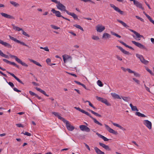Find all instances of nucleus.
<instances>
[{"label":"nucleus","mask_w":154,"mask_h":154,"mask_svg":"<svg viewBox=\"0 0 154 154\" xmlns=\"http://www.w3.org/2000/svg\"><path fill=\"white\" fill-rule=\"evenodd\" d=\"M110 7L112 8L117 12L123 15L124 14V12L121 11L118 7L114 5L113 4H110Z\"/></svg>","instance_id":"obj_9"},{"label":"nucleus","mask_w":154,"mask_h":154,"mask_svg":"<svg viewBox=\"0 0 154 154\" xmlns=\"http://www.w3.org/2000/svg\"><path fill=\"white\" fill-rule=\"evenodd\" d=\"M83 1L84 2H91V3H92L93 4H95L94 2H93V1H92L91 0H83Z\"/></svg>","instance_id":"obj_54"},{"label":"nucleus","mask_w":154,"mask_h":154,"mask_svg":"<svg viewBox=\"0 0 154 154\" xmlns=\"http://www.w3.org/2000/svg\"><path fill=\"white\" fill-rule=\"evenodd\" d=\"M96 134L99 137L103 139L104 141H109V139H108L106 138L100 134L97 133Z\"/></svg>","instance_id":"obj_22"},{"label":"nucleus","mask_w":154,"mask_h":154,"mask_svg":"<svg viewBox=\"0 0 154 154\" xmlns=\"http://www.w3.org/2000/svg\"><path fill=\"white\" fill-rule=\"evenodd\" d=\"M86 126L84 125H82L79 126V128L82 131H85V128H86Z\"/></svg>","instance_id":"obj_37"},{"label":"nucleus","mask_w":154,"mask_h":154,"mask_svg":"<svg viewBox=\"0 0 154 154\" xmlns=\"http://www.w3.org/2000/svg\"><path fill=\"white\" fill-rule=\"evenodd\" d=\"M50 26L52 28L55 29H57L60 28V27L53 25H51Z\"/></svg>","instance_id":"obj_41"},{"label":"nucleus","mask_w":154,"mask_h":154,"mask_svg":"<svg viewBox=\"0 0 154 154\" xmlns=\"http://www.w3.org/2000/svg\"><path fill=\"white\" fill-rule=\"evenodd\" d=\"M92 38L94 40H98L99 39V38L97 36L93 35L92 37Z\"/></svg>","instance_id":"obj_44"},{"label":"nucleus","mask_w":154,"mask_h":154,"mask_svg":"<svg viewBox=\"0 0 154 154\" xmlns=\"http://www.w3.org/2000/svg\"><path fill=\"white\" fill-rule=\"evenodd\" d=\"M65 123H66V127L69 131H71L74 129V127L73 126L71 125L68 121H66Z\"/></svg>","instance_id":"obj_12"},{"label":"nucleus","mask_w":154,"mask_h":154,"mask_svg":"<svg viewBox=\"0 0 154 154\" xmlns=\"http://www.w3.org/2000/svg\"><path fill=\"white\" fill-rule=\"evenodd\" d=\"M90 131V128L86 126V128H85V131L87 132H89Z\"/></svg>","instance_id":"obj_61"},{"label":"nucleus","mask_w":154,"mask_h":154,"mask_svg":"<svg viewBox=\"0 0 154 154\" xmlns=\"http://www.w3.org/2000/svg\"><path fill=\"white\" fill-rule=\"evenodd\" d=\"M146 70L149 72L151 75H154L153 73L152 72L149 68H147L146 69Z\"/></svg>","instance_id":"obj_48"},{"label":"nucleus","mask_w":154,"mask_h":154,"mask_svg":"<svg viewBox=\"0 0 154 154\" xmlns=\"http://www.w3.org/2000/svg\"><path fill=\"white\" fill-rule=\"evenodd\" d=\"M131 2L133 1L134 4L137 7L143 10H144V8L142 6V5L141 3L136 0H129Z\"/></svg>","instance_id":"obj_5"},{"label":"nucleus","mask_w":154,"mask_h":154,"mask_svg":"<svg viewBox=\"0 0 154 154\" xmlns=\"http://www.w3.org/2000/svg\"><path fill=\"white\" fill-rule=\"evenodd\" d=\"M17 62L18 63H19L20 64H21L22 66L27 67L28 66V65L27 64H26L25 63L23 62L20 59H19L18 61Z\"/></svg>","instance_id":"obj_29"},{"label":"nucleus","mask_w":154,"mask_h":154,"mask_svg":"<svg viewBox=\"0 0 154 154\" xmlns=\"http://www.w3.org/2000/svg\"><path fill=\"white\" fill-rule=\"evenodd\" d=\"M6 82L8 83V84L11 87V88H13L14 85V84L11 82H8L6 81Z\"/></svg>","instance_id":"obj_49"},{"label":"nucleus","mask_w":154,"mask_h":154,"mask_svg":"<svg viewBox=\"0 0 154 154\" xmlns=\"http://www.w3.org/2000/svg\"><path fill=\"white\" fill-rule=\"evenodd\" d=\"M105 29V27L103 26H100L99 25H97L96 26V29L98 32H101Z\"/></svg>","instance_id":"obj_13"},{"label":"nucleus","mask_w":154,"mask_h":154,"mask_svg":"<svg viewBox=\"0 0 154 154\" xmlns=\"http://www.w3.org/2000/svg\"><path fill=\"white\" fill-rule=\"evenodd\" d=\"M111 37V35L108 33L105 32L103 34L102 36V38L105 39L106 38H109Z\"/></svg>","instance_id":"obj_25"},{"label":"nucleus","mask_w":154,"mask_h":154,"mask_svg":"<svg viewBox=\"0 0 154 154\" xmlns=\"http://www.w3.org/2000/svg\"><path fill=\"white\" fill-rule=\"evenodd\" d=\"M128 29L132 32L134 33L136 36V37H135L134 35L133 36V37L135 39H137L138 40H140V38L141 37L143 38V35H140V34L134 30L131 29Z\"/></svg>","instance_id":"obj_2"},{"label":"nucleus","mask_w":154,"mask_h":154,"mask_svg":"<svg viewBox=\"0 0 154 154\" xmlns=\"http://www.w3.org/2000/svg\"><path fill=\"white\" fill-rule=\"evenodd\" d=\"M112 96L115 99H120L121 98L119 96L115 93H111Z\"/></svg>","instance_id":"obj_26"},{"label":"nucleus","mask_w":154,"mask_h":154,"mask_svg":"<svg viewBox=\"0 0 154 154\" xmlns=\"http://www.w3.org/2000/svg\"><path fill=\"white\" fill-rule=\"evenodd\" d=\"M57 117L58 118L62 120L63 122L64 123L67 120H66L65 119H64L61 116L59 115Z\"/></svg>","instance_id":"obj_36"},{"label":"nucleus","mask_w":154,"mask_h":154,"mask_svg":"<svg viewBox=\"0 0 154 154\" xmlns=\"http://www.w3.org/2000/svg\"><path fill=\"white\" fill-rule=\"evenodd\" d=\"M123 100L125 101L128 102L130 100V98L129 97H122Z\"/></svg>","instance_id":"obj_32"},{"label":"nucleus","mask_w":154,"mask_h":154,"mask_svg":"<svg viewBox=\"0 0 154 154\" xmlns=\"http://www.w3.org/2000/svg\"><path fill=\"white\" fill-rule=\"evenodd\" d=\"M40 48L41 49H44L45 51H49V50L48 48V47H46L45 48H43V47H40Z\"/></svg>","instance_id":"obj_46"},{"label":"nucleus","mask_w":154,"mask_h":154,"mask_svg":"<svg viewBox=\"0 0 154 154\" xmlns=\"http://www.w3.org/2000/svg\"><path fill=\"white\" fill-rule=\"evenodd\" d=\"M35 89L37 91H39L41 93H42V94H44L47 97L49 96V95H47L46 94V93L45 91L42 90L40 88H38V87H36Z\"/></svg>","instance_id":"obj_23"},{"label":"nucleus","mask_w":154,"mask_h":154,"mask_svg":"<svg viewBox=\"0 0 154 154\" xmlns=\"http://www.w3.org/2000/svg\"><path fill=\"white\" fill-rule=\"evenodd\" d=\"M133 73L134 74V75L136 77H139L140 76V75L138 73L136 72H134V73Z\"/></svg>","instance_id":"obj_62"},{"label":"nucleus","mask_w":154,"mask_h":154,"mask_svg":"<svg viewBox=\"0 0 154 154\" xmlns=\"http://www.w3.org/2000/svg\"><path fill=\"white\" fill-rule=\"evenodd\" d=\"M0 14L2 15V16L4 17L5 18L10 19H15L14 17L7 14L2 12L0 13Z\"/></svg>","instance_id":"obj_15"},{"label":"nucleus","mask_w":154,"mask_h":154,"mask_svg":"<svg viewBox=\"0 0 154 154\" xmlns=\"http://www.w3.org/2000/svg\"><path fill=\"white\" fill-rule=\"evenodd\" d=\"M22 34L27 37H30L29 35L27 34L26 32H25L23 30L22 31Z\"/></svg>","instance_id":"obj_45"},{"label":"nucleus","mask_w":154,"mask_h":154,"mask_svg":"<svg viewBox=\"0 0 154 154\" xmlns=\"http://www.w3.org/2000/svg\"><path fill=\"white\" fill-rule=\"evenodd\" d=\"M116 47L119 48L123 53L127 55H131V54L128 51L124 50L122 47L119 46H116Z\"/></svg>","instance_id":"obj_17"},{"label":"nucleus","mask_w":154,"mask_h":154,"mask_svg":"<svg viewBox=\"0 0 154 154\" xmlns=\"http://www.w3.org/2000/svg\"><path fill=\"white\" fill-rule=\"evenodd\" d=\"M136 56L140 60V61L143 64H147L148 63V61L145 60L142 55L137 54H136Z\"/></svg>","instance_id":"obj_6"},{"label":"nucleus","mask_w":154,"mask_h":154,"mask_svg":"<svg viewBox=\"0 0 154 154\" xmlns=\"http://www.w3.org/2000/svg\"><path fill=\"white\" fill-rule=\"evenodd\" d=\"M29 60L30 62H32L34 63L37 66H42L38 62H36V61H35L32 59H29Z\"/></svg>","instance_id":"obj_28"},{"label":"nucleus","mask_w":154,"mask_h":154,"mask_svg":"<svg viewBox=\"0 0 154 154\" xmlns=\"http://www.w3.org/2000/svg\"><path fill=\"white\" fill-rule=\"evenodd\" d=\"M127 71L129 72V73H134V71H133L132 70H131L129 68H127Z\"/></svg>","instance_id":"obj_57"},{"label":"nucleus","mask_w":154,"mask_h":154,"mask_svg":"<svg viewBox=\"0 0 154 154\" xmlns=\"http://www.w3.org/2000/svg\"><path fill=\"white\" fill-rule=\"evenodd\" d=\"M94 149L95 152L97 154H104L105 153L104 152L102 151L97 147L95 146L94 147Z\"/></svg>","instance_id":"obj_21"},{"label":"nucleus","mask_w":154,"mask_h":154,"mask_svg":"<svg viewBox=\"0 0 154 154\" xmlns=\"http://www.w3.org/2000/svg\"><path fill=\"white\" fill-rule=\"evenodd\" d=\"M93 114L94 115L96 116L99 117H102L100 115L98 114L97 112H94Z\"/></svg>","instance_id":"obj_51"},{"label":"nucleus","mask_w":154,"mask_h":154,"mask_svg":"<svg viewBox=\"0 0 154 154\" xmlns=\"http://www.w3.org/2000/svg\"><path fill=\"white\" fill-rule=\"evenodd\" d=\"M10 3L12 5L15 7H18L19 6V5L16 3V2H15L14 1H10Z\"/></svg>","instance_id":"obj_31"},{"label":"nucleus","mask_w":154,"mask_h":154,"mask_svg":"<svg viewBox=\"0 0 154 154\" xmlns=\"http://www.w3.org/2000/svg\"><path fill=\"white\" fill-rule=\"evenodd\" d=\"M93 114L94 115L96 116L99 117H102L100 115L98 114L97 112H94Z\"/></svg>","instance_id":"obj_52"},{"label":"nucleus","mask_w":154,"mask_h":154,"mask_svg":"<svg viewBox=\"0 0 154 154\" xmlns=\"http://www.w3.org/2000/svg\"><path fill=\"white\" fill-rule=\"evenodd\" d=\"M66 13L68 14L72 17L75 20H79L77 15L74 13L70 12L68 11H66Z\"/></svg>","instance_id":"obj_20"},{"label":"nucleus","mask_w":154,"mask_h":154,"mask_svg":"<svg viewBox=\"0 0 154 154\" xmlns=\"http://www.w3.org/2000/svg\"><path fill=\"white\" fill-rule=\"evenodd\" d=\"M6 72L8 74H10L19 83H21V84H24V83H23V82L21 80H20L18 78L16 77L13 73H11L8 71H7Z\"/></svg>","instance_id":"obj_16"},{"label":"nucleus","mask_w":154,"mask_h":154,"mask_svg":"<svg viewBox=\"0 0 154 154\" xmlns=\"http://www.w3.org/2000/svg\"><path fill=\"white\" fill-rule=\"evenodd\" d=\"M74 108L77 109V110L79 111L82 112V113L85 114L87 116H89L91 119H92L94 121V122L96 123L98 125H99L100 126H102V124L99 122L95 118H93L92 117L91 115L88 112L85 111L84 110L80 108L79 107H75Z\"/></svg>","instance_id":"obj_1"},{"label":"nucleus","mask_w":154,"mask_h":154,"mask_svg":"<svg viewBox=\"0 0 154 154\" xmlns=\"http://www.w3.org/2000/svg\"><path fill=\"white\" fill-rule=\"evenodd\" d=\"M56 6L58 9L61 11H65L66 12V11H68L66 10V7L62 4L60 2H59Z\"/></svg>","instance_id":"obj_8"},{"label":"nucleus","mask_w":154,"mask_h":154,"mask_svg":"<svg viewBox=\"0 0 154 154\" xmlns=\"http://www.w3.org/2000/svg\"><path fill=\"white\" fill-rule=\"evenodd\" d=\"M97 84L100 87H102L103 85L102 82L100 80H98L97 81Z\"/></svg>","instance_id":"obj_42"},{"label":"nucleus","mask_w":154,"mask_h":154,"mask_svg":"<svg viewBox=\"0 0 154 154\" xmlns=\"http://www.w3.org/2000/svg\"><path fill=\"white\" fill-rule=\"evenodd\" d=\"M51 11L55 14L56 16L58 17H62L63 16L60 14V12L59 11H56L54 9L51 10Z\"/></svg>","instance_id":"obj_19"},{"label":"nucleus","mask_w":154,"mask_h":154,"mask_svg":"<svg viewBox=\"0 0 154 154\" xmlns=\"http://www.w3.org/2000/svg\"><path fill=\"white\" fill-rule=\"evenodd\" d=\"M16 125L18 127H23V126L21 124H16Z\"/></svg>","instance_id":"obj_64"},{"label":"nucleus","mask_w":154,"mask_h":154,"mask_svg":"<svg viewBox=\"0 0 154 154\" xmlns=\"http://www.w3.org/2000/svg\"><path fill=\"white\" fill-rule=\"evenodd\" d=\"M133 80L135 81L137 84H140V81L136 79L135 78H133Z\"/></svg>","instance_id":"obj_47"},{"label":"nucleus","mask_w":154,"mask_h":154,"mask_svg":"<svg viewBox=\"0 0 154 154\" xmlns=\"http://www.w3.org/2000/svg\"><path fill=\"white\" fill-rule=\"evenodd\" d=\"M9 36L11 39L17 43H20V44L22 45H23L26 46L29 48H30V47H29L28 45H26L24 42H21L20 41L17 39L16 38H15L14 37H12L10 35H9Z\"/></svg>","instance_id":"obj_3"},{"label":"nucleus","mask_w":154,"mask_h":154,"mask_svg":"<svg viewBox=\"0 0 154 154\" xmlns=\"http://www.w3.org/2000/svg\"><path fill=\"white\" fill-rule=\"evenodd\" d=\"M12 25L13 26V29L14 30H16V31H22L23 30V29L22 28H20L18 26H16L13 24H12Z\"/></svg>","instance_id":"obj_24"},{"label":"nucleus","mask_w":154,"mask_h":154,"mask_svg":"<svg viewBox=\"0 0 154 154\" xmlns=\"http://www.w3.org/2000/svg\"><path fill=\"white\" fill-rule=\"evenodd\" d=\"M87 102H88L89 103V105L91 106V107H92V108H93L94 109H96V108H95V107H94L93 105V104L89 101H84V102L85 103H86Z\"/></svg>","instance_id":"obj_40"},{"label":"nucleus","mask_w":154,"mask_h":154,"mask_svg":"<svg viewBox=\"0 0 154 154\" xmlns=\"http://www.w3.org/2000/svg\"><path fill=\"white\" fill-rule=\"evenodd\" d=\"M132 111H136L138 112V110L137 109L136 106H134L133 107L131 108Z\"/></svg>","instance_id":"obj_43"},{"label":"nucleus","mask_w":154,"mask_h":154,"mask_svg":"<svg viewBox=\"0 0 154 154\" xmlns=\"http://www.w3.org/2000/svg\"><path fill=\"white\" fill-rule=\"evenodd\" d=\"M116 57L120 61L122 60V59L119 56L116 55Z\"/></svg>","instance_id":"obj_58"},{"label":"nucleus","mask_w":154,"mask_h":154,"mask_svg":"<svg viewBox=\"0 0 154 154\" xmlns=\"http://www.w3.org/2000/svg\"><path fill=\"white\" fill-rule=\"evenodd\" d=\"M29 93L32 96H35L36 95V94H35V93H34L33 92H32L31 91H29Z\"/></svg>","instance_id":"obj_56"},{"label":"nucleus","mask_w":154,"mask_h":154,"mask_svg":"<svg viewBox=\"0 0 154 154\" xmlns=\"http://www.w3.org/2000/svg\"><path fill=\"white\" fill-rule=\"evenodd\" d=\"M51 60L49 58H48L46 60V63L49 65L51 63H51Z\"/></svg>","instance_id":"obj_55"},{"label":"nucleus","mask_w":154,"mask_h":154,"mask_svg":"<svg viewBox=\"0 0 154 154\" xmlns=\"http://www.w3.org/2000/svg\"><path fill=\"white\" fill-rule=\"evenodd\" d=\"M0 55L2 57H5L6 58H8L9 57L7 55H6L5 54H4L2 51L0 50Z\"/></svg>","instance_id":"obj_30"},{"label":"nucleus","mask_w":154,"mask_h":154,"mask_svg":"<svg viewBox=\"0 0 154 154\" xmlns=\"http://www.w3.org/2000/svg\"><path fill=\"white\" fill-rule=\"evenodd\" d=\"M135 17L137 19L140 20L142 22H144L143 19V18H141L137 16H135Z\"/></svg>","instance_id":"obj_50"},{"label":"nucleus","mask_w":154,"mask_h":154,"mask_svg":"<svg viewBox=\"0 0 154 154\" xmlns=\"http://www.w3.org/2000/svg\"><path fill=\"white\" fill-rule=\"evenodd\" d=\"M143 124L149 129L152 128L151 122L148 120H144L143 121Z\"/></svg>","instance_id":"obj_11"},{"label":"nucleus","mask_w":154,"mask_h":154,"mask_svg":"<svg viewBox=\"0 0 154 154\" xmlns=\"http://www.w3.org/2000/svg\"><path fill=\"white\" fill-rule=\"evenodd\" d=\"M112 123L114 126L117 127L121 129H123V127H122L121 126H120V125L117 124L113 123L112 122Z\"/></svg>","instance_id":"obj_33"},{"label":"nucleus","mask_w":154,"mask_h":154,"mask_svg":"<svg viewBox=\"0 0 154 154\" xmlns=\"http://www.w3.org/2000/svg\"><path fill=\"white\" fill-rule=\"evenodd\" d=\"M117 21L118 22H119V23H121L124 27H125L126 28H127L129 27L127 25V24L123 22V21H122L121 20H119V19H117Z\"/></svg>","instance_id":"obj_27"},{"label":"nucleus","mask_w":154,"mask_h":154,"mask_svg":"<svg viewBox=\"0 0 154 154\" xmlns=\"http://www.w3.org/2000/svg\"><path fill=\"white\" fill-rule=\"evenodd\" d=\"M73 26L75 27L76 28L79 29L82 31H84L83 28L79 25L75 24Z\"/></svg>","instance_id":"obj_35"},{"label":"nucleus","mask_w":154,"mask_h":154,"mask_svg":"<svg viewBox=\"0 0 154 154\" xmlns=\"http://www.w3.org/2000/svg\"><path fill=\"white\" fill-rule=\"evenodd\" d=\"M23 134L24 135H27V136H30L31 135V134L30 133H29L28 132H26L24 133H23Z\"/></svg>","instance_id":"obj_53"},{"label":"nucleus","mask_w":154,"mask_h":154,"mask_svg":"<svg viewBox=\"0 0 154 154\" xmlns=\"http://www.w3.org/2000/svg\"><path fill=\"white\" fill-rule=\"evenodd\" d=\"M132 43L135 45L136 46H137L139 48L146 50V51H147V49L143 45L141 44L140 43L137 42L135 41H131Z\"/></svg>","instance_id":"obj_7"},{"label":"nucleus","mask_w":154,"mask_h":154,"mask_svg":"<svg viewBox=\"0 0 154 154\" xmlns=\"http://www.w3.org/2000/svg\"><path fill=\"white\" fill-rule=\"evenodd\" d=\"M9 64L11 65H13L15 66V67H17L18 68H19V66L18 65H17L16 63H15L14 62L10 61Z\"/></svg>","instance_id":"obj_39"},{"label":"nucleus","mask_w":154,"mask_h":154,"mask_svg":"<svg viewBox=\"0 0 154 154\" xmlns=\"http://www.w3.org/2000/svg\"><path fill=\"white\" fill-rule=\"evenodd\" d=\"M111 33L112 35H115L117 37L119 38H120L121 37V36H120V35H119L118 34H117V33H115L111 31Z\"/></svg>","instance_id":"obj_38"},{"label":"nucleus","mask_w":154,"mask_h":154,"mask_svg":"<svg viewBox=\"0 0 154 154\" xmlns=\"http://www.w3.org/2000/svg\"><path fill=\"white\" fill-rule=\"evenodd\" d=\"M10 57L11 58H14L15 60L17 62L20 59L18 58L17 56L9 54Z\"/></svg>","instance_id":"obj_34"},{"label":"nucleus","mask_w":154,"mask_h":154,"mask_svg":"<svg viewBox=\"0 0 154 154\" xmlns=\"http://www.w3.org/2000/svg\"><path fill=\"white\" fill-rule=\"evenodd\" d=\"M119 41V42L120 43L122 44L123 45H124L125 47H126L127 45L126 43H124V42L122 41Z\"/></svg>","instance_id":"obj_59"},{"label":"nucleus","mask_w":154,"mask_h":154,"mask_svg":"<svg viewBox=\"0 0 154 154\" xmlns=\"http://www.w3.org/2000/svg\"><path fill=\"white\" fill-rule=\"evenodd\" d=\"M96 98L99 101H100L102 102L105 103V104L107 105V106H110L111 104L109 103L106 99L103 98H102L101 97H98L97 96H96Z\"/></svg>","instance_id":"obj_4"},{"label":"nucleus","mask_w":154,"mask_h":154,"mask_svg":"<svg viewBox=\"0 0 154 154\" xmlns=\"http://www.w3.org/2000/svg\"><path fill=\"white\" fill-rule=\"evenodd\" d=\"M0 44L4 45V46L8 48H11L12 46L9 43L4 42L2 40L0 39Z\"/></svg>","instance_id":"obj_14"},{"label":"nucleus","mask_w":154,"mask_h":154,"mask_svg":"<svg viewBox=\"0 0 154 154\" xmlns=\"http://www.w3.org/2000/svg\"><path fill=\"white\" fill-rule=\"evenodd\" d=\"M148 19L154 25V20H152L150 17Z\"/></svg>","instance_id":"obj_63"},{"label":"nucleus","mask_w":154,"mask_h":154,"mask_svg":"<svg viewBox=\"0 0 154 154\" xmlns=\"http://www.w3.org/2000/svg\"><path fill=\"white\" fill-rule=\"evenodd\" d=\"M104 125L106 128L109 132L115 135H117L118 134V132L117 131H116L113 129L111 128L107 125L106 124H105Z\"/></svg>","instance_id":"obj_10"},{"label":"nucleus","mask_w":154,"mask_h":154,"mask_svg":"<svg viewBox=\"0 0 154 154\" xmlns=\"http://www.w3.org/2000/svg\"><path fill=\"white\" fill-rule=\"evenodd\" d=\"M99 144L103 148H104L105 149L108 151H111V149L109 148V146L107 145H105V144L103 143H99Z\"/></svg>","instance_id":"obj_18"},{"label":"nucleus","mask_w":154,"mask_h":154,"mask_svg":"<svg viewBox=\"0 0 154 154\" xmlns=\"http://www.w3.org/2000/svg\"><path fill=\"white\" fill-rule=\"evenodd\" d=\"M52 113L54 115L58 117V115H59V114L58 113L55 112H52Z\"/></svg>","instance_id":"obj_60"}]
</instances>
